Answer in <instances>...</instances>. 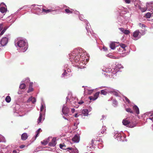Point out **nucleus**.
<instances>
[{
  "label": "nucleus",
  "mask_w": 153,
  "mask_h": 153,
  "mask_svg": "<svg viewBox=\"0 0 153 153\" xmlns=\"http://www.w3.org/2000/svg\"><path fill=\"white\" fill-rule=\"evenodd\" d=\"M84 103V102L83 101H81L79 102H78V103L79 104H82Z\"/></svg>",
  "instance_id": "obj_45"
},
{
  "label": "nucleus",
  "mask_w": 153,
  "mask_h": 153,
  "mask_svg": "<svg viewBox=\"0 0 153 153\" xmlns=\"http://www.w3.org/2000/svg\"><path fill=\"white\" fill-rule=\"evenodd\" d=\"M110 88H107L105 89V90H106V91L107 92V90H110Z\"/></svg>",
  "instance_id": "obj_48"
},
{
  "label": "nucleus",
  "mask_w": 153,
  "mask_h": 153,
  "mask_svg": "<svg viewBox=\"0 0 153 153\" xmlns=\"http://www.w3.org/2000/svg\"><path fill=\"white\" fill-rule=\"evenodd\" d=\"M27 134L26 133H24L22 135L21 139L23 140H25L27 139Z\"/></svg>",
  "instance_id": "obj_11"
},
{
  "label": "nucleus",
  "mask_w": 153,
  "mask_h": 153,
  "mask_svg": "<svg viewBox=\"0 0 153 153\" xmlns=\"http://www.w3.org/2000/svg\"><path fill=\"white\" fill-rule=\"evenodd\" d=\"M106 129L105 126H103L101 129L98 130L97 134L99 137H102L103 136L104 134H106Z\"/></svg>",
  "instance_id": "obj_2"
},
{
  "label": "nucleus",
  "mask_w": 153,
  "mask_h": 153,
  "mask_svg": "<svg viewBox=\"0 0 153 153\" xmlns=\"http://www.w3.org/2000/svg\"><path fill=\"white\" fill-rule=\"evenodd\" d=\"M135 126L136 124L135 123H134L132 122H130L128 125V127L130 128H133Z\"/></svg>",
  "instance_id": "obj_16"
},
{
  "label": "nucleus",
  "mask_w": 153,
  "mask_h": 153,
  "mask_svg": "<svg viewBox=\"0 0 153 153\" xmlns=\"http://www.w3.org/2000/svg\"><path fill=\"white\" fill-rule=\"evenodd\" d=\"M120 46L122 48L123 50H125V47H126V46L125 45L123 44H120Z\"/></svg>",
  "instance_id": "obj_33"
},
{
  "label": "nucleus",
  "mask_w": 153,
  "mask_h": 153,
  "mask_svg": "<svg viewBox=\"0 0 153 153\" xmlns=\"http://www.w3.org/2000/svg\"><path fill=\"white\" fill-rule=\"evenodd\" d=\"M62 111L63 113V114H64L65 116H67L68 115V114L70 112V109L69 108L65 106L64 105L63 106Z\"/></svg>",
  "instance_id": "obj_3"
},
{
  "label": "nucleus",
  "mask_w": 153,
  "mask_h": 153,
  "mask_svg": "<svg viewBox=\"0 0 153 153\" xmlns=\"http://www.w3.org/2000/svg\"><path fill=\"white\" fill-rule=\"evenodd\" d=\"M139 26L141 27H146V25L144 24H141V23H139Z\"/></svg>",
  "instance_id": "obj_36"
},
{
  "label": "nucleus",
  "mask_w": 153,
  "mask_h": 153,
  "mask_svg": "<svg viewBox=\"0 0 153 153\" xmlns=\"http://www.w3.org/2000/svg\"><path fill=\"white\" fill-rule=\"evenodd\" d=\"M108 92L112 93L114 95L117 96L118 95V93L116 91L114 90V89L112 88H110V90H107Z\"/></svg>",
  "instance_id": "obj_8"
},
{
  "label": "nucleus",
  "mask_w": 153,
  "mask_h": 153,
  "mask_svg": "<svg viewBox=\"0 0 153 153\" xmlns=\"http://www.w3.org/2000/svg\"><path fill=\"white\" fill-rule=\"evenodd\" d=\"M119 29L122 33H123L126 35H127L130 33V31L128 30H124L123 28H119Z\"/></svg>",
  "instance_id": "obj_9"
},
{
  "label": "nucleus",
  "mask_w": 153,
  "mask_h": 153,
  "mask_svg": "<svg viewBox=\"0 0 153 153\" xmlns=\"http://www.w3.org/2000/svg\"><path fill=\"white\" fill-rule=\"evenodd\" d=\"M64 146V145H62V144H60L59 145V147H60V148H61V149H64L63 148V147Z\"/></svg>",
  "instance_id": "obj_41"
},
{
  "label": "nucleus",
  "mask_w": 153,
  "mask_h": 153,
  "mask_svg": "<svg viewBox=\"0 0 153 153\" xmlns=\"http://www.w3.org/2000/svg\"><path fill=\"white\" fill-rule=\"evenodd\" d=\"M26 85L24 83L21 84L20 86V88L22 89H23L25 88Z\"/></svg>",
  "instance_id": "obj_27"
},
{
  "label": "nucleus",
  "mask_w": 153,
  "mask_h": 153,
  "mask_svg": "<svg viewBox=\"0 0 153 153\" xmlns=\"http://www.w3.org/2000/svg\"><path fill=\"white\" fill-rule=\"evenodd\" d=\"M30 101H31L33 103H34L36 102V99L34 97H31L27 100V102H29Z\"/></svg>",
  "instance_id": "obj_13"
},
{
  "label": "nucleus",
  "mask_w": 153,
  "mask_h": 153,
  "mask_svg": "<svg viewBox=\"0 0 153 153\" xmlns=\"http://www.w3.org/2000/svg\"><path fill=\"white\" fill-rule=\"evenodd\" d=\"M41 143L42 144L45 145L48 143V142L47 140H44L43 141H41Z\"/></svg>",
  "instance_id": "obj_31"
},
{
  "label": "nucleus",
  "mask_w": 153,
  "mask_h": 153,
  "mask_svg": "<svg viewBox=\"0 0 153 153\" xmlns=\"http://www.w3.org/2000/svg\"><path fill=\"white\" fill-rule=\"evenodd\" d=\"M18 40L17 44L18 46L20 48L24 47L23 51H25L27 49V45L26 42L23 39L21 38H18Z\"/></svg>",
  "instance_id": "obj_1"
},
{
  "label": "nucleus",
  "mask_w": 153,
  "mask_h": 153,
  "mask_svg": "<svg viewBox=\"0 0 153 153\" xmlns=\"http://www.w3.org/2000/svg\"><path fill=\"white\" fill-rule=\"evenodd\" d=\"M74 117H78V116H77V114H76L75 115H74Z\"/></svg>",
  "instance_id": "obj_51"
},
{
  "label": "nucleus",
  "mask_w": 153,
  "mask_h": 153,
  "mask_svg": "<svg viewBox=\"0 0 153 153\" xmlns=\"http://www.w3.org/2000/svg\"><path fill=\"white\" fill-rule=\"evenodd\" d=\"M74 59L75 60H77V58H74Z\"/></svg>",
  "instance_id": "obj_55"
},
{
  "label": "nucleus",
  "mask_w": 153,
  "mask_h": 153,
  "mask_svg": "<svg viewBox=\"0 0 153 153\" xmlns=\"http://www.w3.org/2000/svg\"><path fill=\"white\" fill-rule=\"evenodd\" d=\"M71 153H78V150L77 149H73L72 152H70Z\"/></svg>",
  "instance_id": "obj_24"
},
{
  "label": "nucleus",
  "mask_w": 153,
  "mask_h": 153,
  "mask_svg": "<svg viewBox=\"0 0 153 153\" xmlns=\"http://www.w3.org/2000/svg\"><path fill=\"white\" fill-rule=\"evenodd\" d=\"M65 11L67 13L71 14L73 13V11L72 9L70 10L68 9H66L65 10Z\"/></svg>",
  "instance_id": "obj_20"
},
{
  "label": "nucleus",
  "mask_w": 153,
  "mask_h": 153,
  "mask_svg": "<svg viewBox=\"0 0 153 153\" xmlns=\"http://www.w3.org/2000/svg\"><path fill=\"white\" fill-rule=\"evenodd\" d=\"M75 111V109L74 108H72L71 110V112L73 113H74V111Z\"/></svg>",
  "instance_id": "obj_46"
},
{
  "label": "nucleus",
  "mask_w": 153,
  "mask_h": 153,
  "mask_svg": "<svg viewBox=\"0 0 153 153\" xmlns=\"http://www.w3.org/2000/svg\"><path fill=\"white\" fill-rule=\"evenodd\" d=\"M66 99H67V101H68V100H69V98H68V97H66Z\"/></svg>",
  "instance_id": "obj_49"
},
{
  "label": "nucleus",
  "mask_w": 153,
  "mask_h": 153,
  "mask_svg": "<svg viewBox=\"0 0 153 153\" xmlns=\"http://www.w3.org/2000/svg\"><path fill=\"white\" fill-rule=\"evenodd\" d=\"M73 149L72 148H71V147H69V148H67V149H68L69 150H71V152H72Z\"/></svg>",
  "instance_id": "obj_44"
},
{
  "label": "nucleus",
  "mask_w": 153,
  "mask_h": 153,
  "mask_svg": "<svg viewBox=\"0 0 153 153\" xmlns=\"http://www.w3.org/2000/svg\"><path fill=\"white\" fill-rule=\"evenodd\" d=\"M140 9L143 12H145L146 10V8L140 7Z\"/></svg>",
  "instance_id": "obj_34"
},
{
  "label": "nucleus",
  "mask_w": 153,
  "mask_h": 153,
  "mask_svg": "<svg viewBox=\"0 0 153 153\" xmlns=\"http://www.w3.org/2000/svg\"><path fill=\"white\" fill-rule=\"evenodd\" d=\"M7 27H5L4 28L3 30L1 31V33H0V35H2L6 31V30L7 29Z\"/></svg>",
  "instance_id": "obj_26"
},
{
  "label": "nucleus",
  "mask_w": 153,
  "mask_h": 153,
  "mask_svg": "<svg viewBox=\"0 0 153 153\" xmlns=\"http://www.w3.org/2000/svg\"><path fill=\"white\" fill-rule=\"evenodd\" d=\"M8 39L7 37L3 38L1 40V44L2 46H4L8 42Z\"/></svg>",
  "instance_id": "obj_5"
},
{
  "label": "nucleus",
  "mask_w": 153,
  "mask_h": 153,
  "mask_svg": "<svg viewBox=\"0 0 153 153\" xmlns=\"http://www.w3.org/2000/svg\"><path fill=\"white\" fill-rule=\"evenodd\" d=\"M111 58H112L115 59V57L113 56H112V57H111Z\"/></svg>",
  "instance_id": "obj_53"
},
{
  "label": "nucleus",
  "mask_w": 153,
  "mask_h": 153,
  "mask_svg": "<svg viewBox=\"0 0 153 153\" xmlns=\"http://www.w3.org/2000/svg\"><path fill=\"white\" fill-rule=\"evenodd\" d=\"M3 28L2 24H0V31H1Z\"/></svg>",
  "instance_id": "obj_43"
},
{
  "label": "nucleus",
  "mask_w": 153,
  "mask_h": 153,
  "mask_svg": "<svg viewBox=\"0 0 153 153\" xmlns=\"http://www.w3.org/2000/svg\"><path fill=\"white\" fill-rule=\"evenodd\" d=\"M110 48L112 49H114L115 48V44L114 43H111L110 45Z\"/></svg>",
  "instance_id": "obj_21"
},
{
  "label": "nucleus",
  "mask_w": 153,
  "mask_h": 153,
  "mask_svg": "<svg viewBox=\"0 0 153 153\" xmlns=\"http://www.w3.org/2000/svg\"><path fill=\"white\" fill-rule=\"evenodd\" d=\"M41 129L40 128H39L36 131V134L35 136V139L37 138V137L38 136V135L39 133H40V131Z\"/></svg>",
  "instance_id": "obj_25"
},
{
  "label": "nucleus",
  "mask_w": 153,
  "mask_h": 153,
  "mask_svg": "<svg viewBox=\"0 0 153 153\" xmlns=\"http://www.w3.org/2000/svg\"><path fill=\"white\" fill-rule=\"evenodd\" d=\"M63 118H64L65 119H66V120H68V119H67L66 118V117H65L63 116Z\"/></svg>",
  "instance_id": "obj_54"
},
{
  "label": "nucleus",
  "mask_w": 153,
  "mask_h": 153,
  "mask_svg": "<svg viewBox=\"0 0 153 153\" xmlns=\"http://www.w3.org/2000/svg\"><path fill=\"white\" fill-rule=\"evenodd\" d=\"M140 31L139 30H137L134 31L133 33V36L134 37H137L138 36Z\"/></svg>",
  "instance_id": "obj_17"
},
{
  "label": "nucleus",
  "mask_w": 153,
  "mask_h": 153,
  "mask_svg": "<svg viewBox=\"0 0 153 153\" xmlns=\"http://www.w3.org/2000/svg\"><path fill=\"white\" fill-rule=\"evenodd\" d=\"M125 2L126 3L129 4L130 3L131 1L130 0H125Z\"/></svg>",
  "instance_id": "obj_40"
},
{
  "label": "nucleus",
  "mask_w": 153,
  "mask_h": 153,
  "mask_svg": "<svg viewBox=\"0 0 153 153\" xmlns=\"http://www.w3.org/2000/svg\"><path fill=\"white\" fill-rule=\"evenodd\" d=\"M44 115L42 113H40L39 117L38 119V123L41 122V121L42 120V118H43V119H44L45 118L43 117Z\"/></svg>",
  "instance_id": "obj_12"
},
{
  "label": "nucleus",
  "mask_w": 153,
  "mask_h": 153,
  "mask_svg": "<svg viewBox=\"0 0 153 153\" xmlns=\"http://www.w3.org/2000/svg\"><path fill=\"white\" fill-rule=\"evenodd\" d=\"M129 122H130L126 119H124L122 121V123L123 125L126 126L127 127H128V125Z\"/></svg>",
  "instance_id": "obj_15"
},
{
  "label": "nucleus",
  "mask_w": 153,
  "mask_h": 153,
  "mask_svg": "<svg viewBox=\"0 0 153 153\" xmlns=\"http://www.w3.org/2000/svg\"><path fill=\"white\" fill-rule=\"evenodd\" d=\"M13 153H16L17 151L16 150H13Z\"/></svg>",
  "instance_id": "obj_47"
},
{
  "label": "nucleus",
  "mask_w": 153,
  "mask_h": 153,
  "mask_svg": "<svg viewBox=\"0 0 153 153\" xmlns=\"http://www.w3.org/2000/svg\"><path fill=\"white\" fill-rule=\"evenodd\" d=\"M93 90H88V94H91L93 92Z\"/></svg>",
  "instance_id": "obj_37"
},
{
  "label": "nucleus",
  "mask_w": 153,
  "mask_h": 153,
  "mask_svg": "<svg viewBox=\"0 0 153 153\" xmlns=\"http://www.w3.org/2000/svg\"><path fill=\"white\" fill-rule=\"evenodd\" d=\"M79 140V137L78 135H75L72 139V140L74 142L78 143Z\"/></svg>",
  "instance_id": "obj_7"
},
{
  "label": "nucleus",
  "mask_w": 153,
  "mask_h": 153,
  "mask_svg": "<svg viewBox=\"0 0 153 153\" xmlns=\"http://www.w3.org/2000/svg\"><path fill=\"white\" fill-rule=\"evenodd\" d=\"M82 116H87L88 115V110L87 109H84L82 110Z\"/></svg>",
  "instance_id": "obj_10"
},
{
  "label": "nucleus",
  "mask_w": 153,
  "mask_h": 153,
  "mask_svg": "<svg viewBox=\"0 0 153 153\" xmlns=\"http://www.w3.org/2000/svg\"><path fill=\"white\" fill-rule=\"evenodd\" d=\"M42 11L43 12H45L46 13H48L49 12L53 11V10L51 9L46 10L44 8H42Z\"/></svg>",
  "instance_id": "obj_19"
},
{
  "label": "nucleus",
  "mask_w": 153,
  "mask_h": 153,
  "mask_svg": "<svg viewBox=\"0 0 153 153\" xmlns=\"http://www.w3.org/2000/svg\"><path fill=\"white\" fill-rule=\"evenodd\" d=\"M149 119L151 120L153 122V114H151L150 115Z\"/></svg>",
  "instance_id": "obj_38"
},
{
  "label": "nucleus",
  "mask_w": 153,
  "mask_h": 153,
  "mask_svg": "<svg viewBox=\"0 0 153 153\" xmlns=\"http://www.w3.org/2000/svg\"><path fill=\"white\" fill-rule=\"evenodd\" d=\"M25 147V145H22L19 146V148L20 149H23Z\"/></svg>",
  "instance_id": "obj_42"
},
{
  "label": "nucleus",
  "mask_w": 153,
  "mask_h": 153,
  "mask_svg": "<svg viewBox=\"0 0 153 153\" xmlns=\"http://www.w3.org/2000/svg\"><path fill=\"white\" fill-rule=\"evenodd\" d=\"M56 144V138H53L51 141L49 143V145L51 146H55Z\"/></svg>",
  "instance_id": "obj_6"
},
{
  "label": "nucleus",
  "mask_w": 153,
  "mask_h": 153,
  "mask_svg": "<svg viewBox=\"0 0 153 153\" xmlns=\"http://www.w3.org/2000/svg\"><path fill=\"white\" fill-rule=\"evenodd\" d=\"M100 94V92H97L93 96H90L89 97V98L91 100H95L97 98Z\"/></svg>",
  "instance_id": "obj_4"
},
{
  "label": "nucleus",
  "mask_w": 153,
  "mask_h": 153,
  "mask_svg": "<svg viewBox=\"0 0 153 153\" xmlns=\"http://www.w3.org/2000/svg\"><path fill=\"white\" fill-rule=\"evenodd\" d=\"M5 100L7 102H9L11 101V98L10 96H8L5 98Z\"/></svg>",
  "instance_id": "obj_23"
},
{
  "label": "nucleus",
  "mask_w": 153,
  "mask_h": 153,
  "mask_svg": "<svg viewBox=\"0 0 153 153\" xmlns=\"http://www.w3.org/2000/svg\"><path fill=\"white\" fill-rule=\"evenodd\" d=\"M126 111L128 112L131 113H133V111L131 110V109L130 108H127L126 109Z\"/></svg>",
  "instance_id": "obj_29"
},
{
  "label": "nucleus",
  "mask_w": 153,
  "mask_h": 153,
  "mask_svg": "<svg viewBox=\"0 0 153 153\" xmlns=\"http://www.w3.org/2000/svg\"><path fill=\"white\" fill-rule=\"evenodd\" d=\"M0 11L2 13H4L7 11V9L4 7H2L0 8Z\"/></svg>",
  "instance_id": "obj_18"
},
{
  "label": "nucleus",
  "mask_w": 153,
  "mask_h": 153,
  "mask_svg": "<svg viewBox=\"0 0 153 153\" xmlns=\"http://www.w3.org/2000/svg\"><path fill=\"white\" fill-rule=\"evenodd\" d=\"M107 93H109V92H108V91L107 92L105 90H105H102L101 91V94L104 95H106Z\"/></svg>",
  "instance_id": "obj_22"
},
{
  "label": "nucleus",
  "mask_w": 153,
  "mask_h": 153,
  "mask_svg": "<svg viewBox=\"0 0 153 153\" xmlns=\"http://www.w3.org/2000/svg\"><path fill=\"white\" fill-rule=\"evenodd\" d=\"M111 58H112L115 59V57L113 56H112V57H111Z\"/></svg>",
  "instance_id": "obj_52"
},
{
  "label": "nucleus",
  "mask_w": 153,
  "mask_h": 153,
  "mask_svg": "<svg viewBox=\"0 0 153 153\" xmlns=\"http://www.w3.org/2000/svg\"><path fill=\"white\" fill-rule=\"evenodd\" d=\"M44 109V105H42L41 107V108H40V111L41 112L42 111H43V110Z\"/></svg>",
  "instance_id": "obj_39"
},
{
  "label": "nucleus",
  "mask_w": 153,
  "mask_h": 153,
  "mask_svg": "<svg viewBox=\"0 0 153 153\" xmlns=\"http://www.w3.org/2000/svg\"><path fill=\"white\" fill-rule=\"evenodd\" d=\"M124 98L126 102H128V103H130V100L127 97H124Z\"/></svg>",
  "instance_id": "obj_35"
},
{
  "label": "nucleus",
  "mask_w": 153,
  "mask_h": 153,
  "mask_svg": "<svg viewBox=\"0 0 153 153\" xmlns=\"http://www.w3.org/2000/svg\"><path fill=\"white\" fill-rule=\"evenodd\" d=\"M94 143V141L92 140V141H91V145L92 146L93 145V144Z\"/></svg>",
  "instance_id": "obj_50"
},
{
  "label": "nucleus",
  "mask_w": 153,
  "mask_h": 153,
  "mask_svg": "<svg viewBox=\"0 0 153 153\" xmlns=\"http://www.w3.org/2000/svg\"><path fill=\"white\" fill-rule=\"evenodd\" d=\"M151 16V14L149 12L147 13L145 15V17L146 18H150Z\"/></svg>",
  "instance_id": "obj_28"
},
{
  "label": "nucleus",
  "mask_w": 153,
  "mask_h": 153,
  "mask_svg": "<svg viewBox=\"0 0 153 153\" xmlns=\"http://www.w3.org/2000/svg\"><path fill=\"white\" fill-rule=\"evenodd\" d=\"M67 72H66V70H64V73L62 74V77H65V76H67Z\"/></svg>",
  "instance_id": "obj_32"
},
{
  "label": "nucleus",
  "mask_w": 153,
  "mask_h": 153,
  "mask_svg": "<svg viewBox=\"0 0 153 153\" xmlns=\"http://www.w3.org/2000/svg\"><path fill=\"white\" fill-rule=\"evenodd\" d=\"M33 89L32 88V86L30 85L29 87V89L27 91L28 93H29L33 91Z\"/></svg>",
  "instance_id": "obj_30"
},
{
  "label": "nucleus",
  "mask_w": 153,
  "mask_h": 153,
  "mask_svg": "<svg viewBox=\"0 0 153 153\" xmlns=\"http://www.w3.org/2000/svg\"><path fill=\"white\" fill-rule=\"evenodd\" d=\"M133 108L134 110L135 111V112L137 114H139V110L137 106L136 105H134L133 107Z\"/></svg>",
  "instance_id": "obj_14"
}]
</instances>
